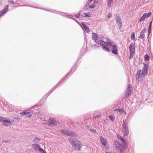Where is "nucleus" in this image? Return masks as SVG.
Masks as SVG:
<instances>
[{
	"label": "nucleus",
	"instance_id": "1",
	"mask_svg": "<svg viewBox=\"0 0 153 153\" xmlns=\"http://www.w3.org/2000/svg\"><path fill=\"white\" fill-rule=\"evenodd\" d=\"M93 39L98 45L100 46H102L103 49L105 51L109 52L110 50L109 48L106 46L109 47L111 45V44L109 42H105L102 40H100L97 39V35L95 33H93L92 35Z\"/></svg>",
	"mask_w": 153,
	"mask_h": 153
},
{
	"label": "nucleus",
	"instance_id": "2",
	"mask_svg": "<svg viewBox=\"0 0 153 153\" xmlns=\"http://www.w3.org/2000/svg\"><path fill=\"white\" fill-rule=\"evenodd\" d=\"M148 65L146 64H144V66L142 69H141L137 72V75L138 76L139 79L140 80V79L143 77L146 76L148 73Z\"/></svg>",
	"mask_w": 153,
	"mask_h": 153
},
{
	"label": "nucleus",
	"instance_id": "3",
	"mask_svg": "<svg viewBox=\"0 0 153 153\" xmlns=\"http://www.w3.org/2000/svg\"><path fill=\"white\" fill-rule=\"evenodd\" d=\"M69 140L74 149L78 151L81 150L82 145L80 142L79 141H75L72 138H69Z\"/></svg>",
	"mask_w": 153,
	"mask_h": 153
},
{
	"label": "nucleus",
	"instance_id": "4",
	"mask_svg": "<svg viewBox=\"0 0 153 153\" xmlns=\"http://www.w3.org/2000/svg\"><path fill=\"white\" fill-rule=\"evenodd\" d=\"M115 148L120 153H123V150L124 149V147L126 146V144L124 146H122V145L119 143V141H115L114 143Z\"/></svg>",
	"mask_w": 153,
	"mask_h": 153
},
{
	"label": "nucleus",
	"instance_id": "5",
	"mask_svg": "<svg viewBox=\"0 0 153 153\" xmlns=\"http://www.w3.org/2000/svg\"><path fill=\"white\" fill-rule=\"evenodd\" d=\"M123 131L124 133V136L127 135L129 133L127 123L126 120H124L123 121Z\"/></svg>",
	"mask_w": 153,
	"mask_h": 153
},
{
	"label": "nucleus",
	"instance_id": "6",
	"mask_svg": "<svg viewBox=\"0 0 153 153\" xmlns=\"http://www.w3.org/2000/svg\"><path fill=\"white\" fill-rule=\"evenodd\" d=\"M61 131L63 134L67 135L68 136L74 137L76 136V134L75 133L71 131H68L67 129H62L61 130Z\"/></svg>",
	"mask_w": 153,
	"mask_h": 153
},
{
	"label": "nucleus",
	"instance_id": "7",
	"mask_svg": "<svg viewBox=\"0 0 153 153\" xmlns=\"http://www.w3.org/2000/svg\"><path fill=\"white\" fill-rule=\"evenodd\" d=\"M0 121H2L4 125L6 126L11 123V121L9 119L4 118L1 117H0Z\"/></svg>",
	"mask_w": 153,
	"mask_h": 153
},
{
	"label": "nucleus",
	"instance_id": "8",
	"mask_svg": "<svg viewBox=\"0 0 153 153\" xmlns=\"http://www.w3.org/2000/svg\"><path fill=\"white\" fill-rule=\"evenodd\" d=\"M79 25L84 31H86L88 33L90 31V30L88 27L84 24V23L82 22L81 24H79Z\"/></svg>",
	"mask_w": 153,
	"mask_h": 153
},
{
	"label": "nucleus",
	"instance_id": "9",
	"mask_svg": "<svg viewBox=\"0 0 153 153\" xmlns=\"http://www.w3.org/2000/svg\"><path fill=\"white\" fill-rule=\"evenodd\" d=\"M106 47L107 48V47H108V46H106ZM110 47H112V53L115 55H117L118 54V53L117 51V48L116 45H112L111 44V46H110L109 47L110 48Z\"/></svg>",
	"mask_w": 153,
	"mask_h": 153
},
{
	"label": "nucleus",
	"instance_id": "10",
	"mask_svg": "<svg viewBox=\"0 0 153 153\" xmlns=\"http://www.w3.org/2000/svg\"><path fill=\"white\" fill-rule=\"evenodd\" d=\"M131 88V85H129L127 89L125 92V96L126 97H128L131 94L132 92Z\"/></svg>",
	"mask_w": 153,
	"mask_h": 153
},
{
	"label": "nucleus",
	"instance_id": "11",
	"mask_svg": "<svg viewBox=\"0 0 153 153\" xmlns=\"http://www.w3.org/2000/svg\"><path fill=\"white\" fill-rule=\"evenodd\" d=\"M151 14V13L149 12L148 14L147 13H145L143 14V15L140 18V22H141L142 21H144L145 19L148 18L149 17Z\"/></svg>",
	"mask_w": 153,
	"mask_h": 153
},
{
	"label": "nucleus",
	"instance_id": "12",
	"mask_svg": "<svg viewBox=\"0 0 153 153\" xmlns=\"http://www.w3.org/2000/svg\"><path fill=\"white\" fill-rule=\"evenodd\" d=\"M130 53L134 54L135 53V45L133 43H131L129 46Z\"/></svg>",
	"mask_w": 153,
	"mask_h": 153
},
{
	"label": "nucleus",
	"instance_id": "13",
	"mask_svg": "<svg viewBox=\"0 0 153 153\" xmlns=\"http://www.w3.org/2000/svg\"><path fill=\"white\" fill-rule=\"evenodd\" d=\"M8 10V5H7L4 9L1 10V11L0 12V17L3 16L6 13Z\"/></svg>",
	"mask_w": 153,
	"mask_h": 153
},
{
	"label": "nucleus",
	"instance_id": "14",
	"mask_svg": "<svg viewBox=\"0 0 153 153\" xmlns=\"http://www.w3.org/2000/svg\"><path fill=\"white\" fill-rule=\"evenodd\" d=\"M20 114L22 115H25L27 117H30L32 116V114L30 112L26 111H25L24 112L20 113Z\"/></svg>",
	"mask_w": 153,
	"mask_h": 153
},
{
	"label": "nucleus",
	"instance_id": "15",
	"mask_svg": "<svg viewBox=\"0 0 153 153\" xmlns=\"http://www.w3.org/2000/svg\"><path fill=\"white\" fill-rule=\"evenodd\" d=\"M48 124L50 125H55L56 123V121L54 118H51L49 120L48 122Z\"/></svg>",
	"mask_w": 153,
	"mask_h": 153
},
{
	"label": "nucleus",
	"instance_id": "16",
	"mask_svg": "<svg viewBox=\"0 0 153 153\" xmlns=\"http://www.w3.org/2000/svg\"><path fill=\"white\" fill-rule=\"evenodd\" d=\"M117 137L120 140L122 141L123 145L125 146L126 144L125 139L123 138L119 134L117 135Z\"/></svg>",
	"mask_w": 153,
	"mask_h": 153
},
{
	"label": "nucleus",
	"instance_id": "17",
	"mask_svg": "<svg viewBox=\"0 0 153 153\" xmlns=\"http://www.w3.org/2000/svg\"><path fill=\"white\" fill-rule=\"evenodd\" d=\"M100 140L101 143L104 146H105L106 144V140L103 137H101L100 138Z\"/></svg>",
	"mask_w": 153,
	"mask_h": 153
},
{
	"label": "nucleus",
	"instance_id": "18",
	"mask_svg": "<svg viewBox=\"0 0 153 153\" xmlns=\"http://www.w3.org/2000/svg\"><path fill=\"white\" fill-rule=\"evenodd\" d=\"M117 22L118 23V25L120 26V27H121V21L120 17H117Z\"/></svg>",
	"mask_w": 153,
	"mask_h": 153
},
{
	"label": "nucleus",
	"instance_id": "19",
	"mask_svg": "<svg viewBox=\"0 0 153 153\" xmlns=\"http://www.w3.org/2000/svg\"><path fill=\"white\" fill-rule=\"evenodd\" d=\"M32 146L36 149L38 150L39 148H40L39 145L38 144H33Z\"/></svg>",
	"mask_w": 153,
	"mask_h": 153
},
{
	"label": "nucleus",
	"instance_id": "20",
	"mask_svg": "<svg viewBox=\"0 0 153 153\" xmlns=\"http://www.w3.org/2000/svg\"><path fill=\"white\" fill-rule=\"evenodd\" d=\"M110 120L112 121H113L115 119V117L113 115H111L108 116Z\"/></svg>",
	"mask_w": 153,
	"mask_h": 153
},
{
	"label": "nucleus",
	"instance_id": "21",
	"mask_svg": "<svg viewBox=\"0 0 153 153\" xmlns=\"http://www.w3.org/2000/svg\"><path fill=\"white\" fill-rule=\"evenodd\" d=\"M83 14L85 15V17H90L91 16V14L90 13L88 12L87 13H84Z\"/></svg>",
	"mask_w": 153,
	"mask_h": 153
},
{
	"label": "nucleus",
	"instance_id": "22",
	"mask_svg": "<svg viewBox=\"0 0 153 153\" xmlns=\"http://www.w3.org/2000/svg\"><path fill=\"white\" fill-rule=\"evenodd\" d=\"M97 2L96 3L94 2L93 4L90 5L89 6V7L91 8L94 7L95 6V4H97Z\"/></svg>",
	"mask_w": 153,
	"mask_h": 153
},
{
	"label": "nucleus",
	"instance_id": "23",
	"mask_svg": "<svg viewBox=\"0 0 153 153\" xmlns=\"http://www.w3.org/2000/svg\"><path fill=\"white\" fill-rule=\"evenodd\" d=\"M144 33L140 32V36H139V38L141 39H143L144 37Z\"/></svg>",
	"mask_w": 153,
	"mask_h": 153
},
{
	"label": "nucleus",
	"instance_id": "24",
	"mask_svg": "<svg viewBox=\"0 0 153 153\" xmlns=\"http://www.w3.org/2000/svg\"><path fill=\"white\" fill-rule=\"evenodd\" d=\"M38 150L41 153H46L44 150L43 149L41 148L40 147L39 148V149Z\"/></svg>",
	"mask_w": 153,
	"mask_h": 153
},
{
	"label": "nucleus",
	"instance_id": "25",
	"mask_svg": "<svg viewBox=\"0 0 153 153\" xmlns=\"http://www.w3.org/2000/svg\"><path fill=\"white\" fill-rule=\"evenodd\" d=\"M117 110L120 113V114H122L123 112V108L120 109H117Z\"/></svg>",
	"mask_w": 153,
	"mask_h": 153
},
{
	"label": "nucleus",
	"instance_id": "26",
	"mask_svg": "<svg viewBox=\"0 0 153 153\" xmlns=\"http://www.w3.org/2000/svg\"><path fill=\"white\" fill-rule=\"evenodd\" d=\"M149 59V56L148 55H146L144 56V59L145 60H148Z\"/></svg>",
	"mask_w": 153,
	"mask_h": 153
},
{
	"label": "nucleus",
	"instance_id": "27",
	"mask_svg": "<svg viewBox=\"0 0 153 153\" xmlns=\"http://www.w3.org/2000/svg\"><path fill=\"white\" fill-rule=\"evenodd\" d=\"M112 16V14L111 13H108L107 15V16L108 18L109 19Z\"/></svg>",
	"mask_w": 153,
	"mask_h": 153
},
{
	"label": "nucleus",
	"instance_id": "28",
	"mask_svg": "<svg viewBox=\"0 0 153 153\" xmlns=\"http://www.w3.org/2000/svg\"><path fill=\"white\" fill-rule=\"evenodd\" d=\"M131 38L133 40H134L135 39V35L134 33H133V34L131 35Z\"/></svg>",
	"mask_w": 153,
	"mask_h": 153
},
{
	"label": "nucleus",
	"instance_id": "29",
	"mask_svg": "<svg viewBox=\"0 0 153 153\" xmlns=\"http://www.w3.org/2000/svg\"><path fill=\"white\" fill-rule=\"evenodd\" d=\"M39 141V139L38 138H35L33 140V141L35 143H37Z\"/></svg>",
	"mask_w": 153,
	"mask_h": 153
},
{
	"label": "nucleus",
	"instance_id": "30",
	"mask_svg": "<svg viewBox=\"0 0 153 153\" xmlns=\"http://www.w3.org/2000/svg\"><path fill=\"white\" fill-rule=\"evenodd\" d=\"M146 30L145 27L143 29L141 32V33H144L146 32Z\"/></svg>",
	"mask_w": 153,
	"mask_h": 153
},
{
	"label": "nucleus",
	"instance_id": "31",
	"mask_svg": "<svg viewBox=\"0 0 153 153\" xmlns=\"http://www.w3.org/2000/svg\"><path fill=\"white\" fill-rule=\"evenodd\" d=\"M111 2H110L108 1V3L107 5L109 7H110L111 5Z\"/></svg>",
	"mask_w": 153,
	"mask_h": 153
},
{
	"label": "nucleus",
	"instance_id": "32",
	"mask_svg": "<svg viewBox=\"0 0 153 153\" xmlns=\"http://www.w3.org/2000/svg\"><path fill=\"white\" fill-rule=\"evenodd\" d=\"M130 53V55L129 56V59H131L133 57V55H134V54H133L131 53Z\"/></svg>",
	"mask_w": 153,
	"mask_h": 153
},
{
	"label": "nucleus",
	"instance_id": "33",
	"mask_svg": "<svg viewBox=\"0 0 153 153\" xmlns=\"http://www.w3.org/2000/svg\"><path fill=\"white\" fill-rule=\"evenodd\" d=\"M151 33V28H149V29L148 30V35H149Z\"/></svg>",
	"mask_w": 153,
	"mask_h": 153
},
{
	"label": "nucleus",
	"instance_id": "34",
	"mask_svg": "<svg viewBox=\"0 0 153 153\" xmlns=\"http://www.w3.org/2000/svg\"><path fill=\"white\" fill-rule=\"evenodd\" d=\"M8 2L11 4H14V2L13 1H8Z\"/></svg>",
	"mask_w": 153,
	"mask_h": 153
},
{
	"label": "nucleus",
	"instance_id": "35",
	"mask_svg": "<svg viewBox=\"0 0 153 153\" xmlns=\"http://www.w3.org/2000/svg\"><path fill=\"white\" fill-rule=\"evenodd\" d=\"M152 23V21H151L150 22L149 25V28H151Z\"/></svg>",
	"mask_w": 153,
	"mask_h": 153
},
{
	"label": "nucleus",
	"instance_id": "36",
	"mask_svg": "<svg viewBox=\"0 0 153 153\" xmlns=\"http://www.w3.org/2000/svg\"><path fill=\"white\" fill-rule=\"evenodd\" d=\"M61 13V14L64 16H66V14L65 13Z\"/></svg>",
	"mask_w": 153,
	"mask_h": 153
},
{
	"label": "nucleus",
	"instance_id": "37",
	"mask_svg": "<svg viewBox=\"0 0 153 153\" xmlns=\"http://www.w3.org/2000/svg\"><path fill=\"white\" fill-rule=\"evenodd\" d=\"M79 14L78 13V14H77L75 16V17L76 18H77L79 16Z\"/></svg>",
	"mask_w": 153,
	"mask_h": 153
},
{
	"label": "nucleus",
	"instance_id": "38",
	"mask_svg": "<svg viewBox=\"0 0 153 153\" xmlns=\"http://www.w3.org/2000/svg\"><path fill=\"white\" fill-rule=\"evenodd\" d=\"M92 1V0H88V1H89V3H90Z\"/></svg>",
	"mask_w": 153,
	"mask_h": 153
},
{
	"label": "nucleus",
	"instance_id": "39",
	"mask_svg": "<svg viewBox=\"0 0 153 153\" xmlns=\"http://www.w3.org/2000/svg\"><path fill=\"white\" fill-rule=\"evenodd\" d=\"M5 142H7V143H8V142H10V141H9L8 140L7 141V140H6V141H5Z\"/></svg>",
	"mask_w": 153,
	"mask_h": 153
},
{
	"label": "nucleus",
	"instance_id": "40",
	"mask_svg": "<svg viewBox=\"0 0 153 153\" xmlns=\"http://www.w3.org/2000/svg\"><path fill=\"white\" fill-rule=\"evenodd\" d=\"M113 1V0H108V1L110 2H112Z\"/></svg>",
	"mask_w": 153,
	"mask_h": 153
},
{
	"label": "nucleus",
	"instance_id": "41",
	"mask_svg": "<svg viewBox=\"0 0 153 153\" xmlns=\"http://www.w3.org/2000/svg\"><path fill=\"white\" fill-rule=\"evenodd\" d=\"M55 11V13H57V12H58L56 11ZM55 13V12H54Z\"/></svg>",
	"mask_w": 153,
	"mask_h": 153
}]
</instances>
